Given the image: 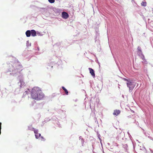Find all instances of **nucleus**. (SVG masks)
<instances>
[{"label": "nucleus", "mask_w": 153, "mask_h": 153, "mask_svg": "<svg viewBox=\"0 0 153 153\" xmlns=\"http://www.w3.org/2000/svg\"><path fill=\"white\" fill-rule=\"evenodd\" d=\"M88 69L90 71V73L91 74V75L94 77H95V74L94 73V70L91 68H89Z\"/></svg>", "instance_id": "423d86ee"}, {"label": "nucleus", "mask_w": 153, "mask_h": 153, "mask_svg": "<svg viewBox=\"0 0 153 153\" xmlns=\"http://www.w3.org/2000/svg\"><path fill=\"white\" fill-rule=\"evenodd\" d=\"M145 62H146L145 61V60H144V61H143V62H143V64H145L144 63H145Z\"/></svg>", "instance_id": "2eb2a0df"}, {"label": "nucleus", "mask_w": 153, "mask_h": 153, "mask_svg": "<svg viewBox=\"0 0 153 153\" xmlns=\"http://www.w3.org/2000/svg\"><path fill=\"white\" fill-rule=\"evenodd\" d=\"M26 34L27 37H30L31 35V31L28 30L26 32Z\"/></svg>", "instance_id": "6e6552de"}, {"label": "nucleus", "mask_w": 153, "mask_h": 153, "mask_svg": "<svg viewBox=\"0 0 153 153\" xmlns=\"http://www.w3.org/2000/svg\"><path fill=\"white\" fill-rule=\"evenodd\" d=\"M48 1L51 3H53L55 2V0H48Z\"/></svg>", "instance_id": "ddd939ff"}, {"label": "nucleus", "mask_w": 153, "mask_h": 153, "mask_svg": "<svg viewBox=\"0 0 153 153\" xmlns=\"http://www.w3.org/2000/svg\"><path fill=\"white\" fill-rule=\"evenodd\" d=\"M62 17L64 19H67L69 17L68 13L65 12H63L62 14Z\"/></svg>", "instance_id": "20e7f679"}, {"label": "nucleus", "mask_w": 153, "mask_h": 153, "mask_svg": "<svg viewBox=\"0 0 153 153\" xmlns=\"http://www.w3.org/2000/svg\"><path fill=\"white\" fill-rule=\"evenodd\" d=\"M31 95L33 99L37 100H41L44 97V94L41 89L37 87H34L32 89Z\"/></svg>", "instance_id": "f257e3e1"}, {"label": "nucleus", "mask_w": 153, "mask_h": 153, "mask_svg": "<svg viewBox=\"0 0 153 153\" xmlns=\"http://www.w3.org/2000/svg\"><path fill=\"white\" fill-rule=\"evenodd\" d=\"M24 83L22 81L21 83Z\"/></svg>", "instance_id": "f3484780"}, {"label": "nucleus", "mask_w": 153, "mask_h": 153, "mask_svg": "<svg viewBox=\"0 0 153 153\" xmlns=\"http://www.w3.org/2000/svg\"><path fill=\"white\" fill-rule=\"evenodd\" d=\"M141 5L142 6L146 7V2L142 1L141 3Z\"/></svg>", "instance_id": "f8f14e48"}, {"label": "nucleus", "mask_w": 153, "mask_h": 153, "mask_svg": "<svg viewBox=\"0 0 153 153\" xmlns=\"http://www.w3.org/2000/svg\"><path fill=\"white\" fill-rule=\"evenodd\" d=\"M31 34L32 36H34L36 35V31L33 30H31Z\"/></svg>", "instance_id": "0eeeda50"}, {"label": "nucleus", "mask_w": 153, "mask_h": 153, "mask_svg": "<svg viewBox=\"0 0 153 153\" xmlns=\"http://www.w3.org/2000/svg\"><path fill=\"white\" fill-rule=\"evenodd\" d=\"M35 134V136L36 138L38 139L41 136V134L38 133V130L37 129H36L34 128H33V130Z\"/></svg>", "instance_id": "7ed1b4c3"}, {"label": "nucleus", "mask_w": 153, "mask_h": 153, "mask_svg": "<svg viewBox=\"0 0 153 153\" xmlns=\"http://www.w3.org/2000/svg\"><path fill=\"white\" fill-rule=\"evenodd\" d=\"M41 138L42 139H43V140H45V139L43 137H42V136L41 137Z\"/></svg>", "instance_id": "4468645a"}, {"label": "nucleus", "mask_w": 153, "mask_h": 153, "mask_svg": "<svg viewBox=\"0 0 153 153\" xmlns=\"http://www.w3.org/2000/svg\"><path fill=\"white\" fill-rule=\"evenodd\" d=\"M62 89L65 91V94L66 95L68 94V90L63 86L62 87Z\"/></svg>", "instance_id": "9b49d317"}, {"label": "nucleus", "mask_w": 153, "mask_h": 153, "mask_svg": "<svg viewBox=\"0 0 153 153\" xmlns=\"http://www.w3.org/2000/svg\"><path fill=\"white\" fill-rule=\"evenodd\" d=\"M138 52V53L141 54H142V52L141 50V48L140 47H138L137 48Z\"/></svg>", "instance_id": "9d476101"}, {"label": "nucleus", "mask_w": 153, "mask_h": 153, "mask_svg": "<svg viewBox=\"0 0 153 153\" xmlns=\"http://www.w3.org/2000/svg\"><path fill=\"white\" fill-rule=\"evenodd\" d=\"M141 55H142V56H141V58L142 59V60H143V61H144L145 60V61L146 62L144 63L145 64H147V62L146 61V59H145V56H144V55H143V54H141Z\"/></svg>", "instance_id": "1a4fd4ad"}, {"label": "nucleus", "mask_w": 153, "mask_h": 153, "mask_svg": "<svg viewBox=\"0 0 153 153\" xmlns=\"http://www.w3.org/2000/svg\"><path fill=\"white\" fill-rule=\"evenodd\" d=\"M127 85L129 88V91H132L136 85L135 83L130 81H128L127 83Z\"/></svg>", "instance_id": "f03ea898"}, {"label": "nucleus", "mask_w": 153, "mask_h": 153, "mask_svg": "<svg viewBox=\"0 0 153 153\" xmlns=\"http://www.w3.org/2000/svg\"><path fill=\"white\" fill-rule=\"evenodd\" d=\"M120 113V111L118 110H115L114 111L113 114L115 116H117Z\"/></svg>", "instance_id": "39448f33"}, {"label": "nucleus", "mask_w": 153, "mask_h": 153, "mask_svg": "<svg viewBox=\"0 0 153 153\" xmlns=\"http://www.w3.org/2000/svg\"><path fill=\"white\" fill-rule=\"evenodd\" d=\"M131 112H133V113H134V111H133V110H131Z\"/></svg>", "instance_id": "dca6fc26"}]
</instances>
